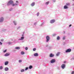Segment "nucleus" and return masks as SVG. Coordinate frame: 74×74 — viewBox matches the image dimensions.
Here are the masks:
<instances>
[{"instance_id": "9d476101", "label": "nucleus", "mask_w": 74, "mask_h": 74, "mask_svg": "<svg viewBox=\"0 0 74 74\" xmlns=\"http://www.w3.org/2000/svg\"><path fill=\"white\" fill-rule=\"evenodd\" d=\"M10 55V53H6L5 55V56H8Z\"/></svg>"}, {"instance_id": "a19ab883", "label": "nucleus", "mask_w": 74, "mask_h": 74, "mask_svg": "<svg viewBox=\"0 0 74 74\" xmlns=\"http://www.w3.org/2000/svg\"><path fill=\"white\" fill-rule=\"evenodd\" d=\"M9 44H11V42H9Z\"/></svg>"}, {"instance_id": "2f4dec72", "label": "nucleus", "mask_w": 74, "mask_h": 74, "mask_svg": "<svg viewBox=\"0 0 74 74\" xmlns=\"http://www.w3.org/2000/svg\"><path fill=\"white\" fill-rule=\"evenodd\" d=\"M71 74H74V71L72 72Z\"/></svg>"}, {"instance_id": "58836bf2", "label": "nucleus", "mask_w": 74, "mask_h": 74, "mask_svg": "<svg viewBox=\"0 0 74 74\" xmlns=\"http://www.w3.org/2000/svg\"><path fill=\"white\" fill-rule=\"evenodd\" d=\"M64 63H66V61H64Z\"/></svg>"}, {"instance_id": "c85d7f7f", "label": "nucleus", "mask_w": 74, "mask_h": 74, "mask_svg": "<svg viewBox=\"0 0 74 74\" xmlns=\"http://www.w3.org/2000/svg\"><path fill=\"white\" fill-rule=\"evenodd\" d=\"M25 50H27V49H28V48L27 47H25Z\"/></svg>"}, {"instance_id": "7c9ffc66", "label": "nucleus", "mask_w": 74, "mask_h": 74, "mask_svg": "<svg viewBox=\"0 0 74 74\" xmlns=\"http://www.w3.org/2000/svg\"><path fill=\"white\" fill-rule=\"evenodd\" d=\"M66 5H70V3H66Z\"/></svg>"}, {"instance_id": "37998d69", "label": "nucleus", "mask_w": 74, "mask_h": 74, "mask_svg": "<svg viewBox=\"0 0 74 74\" xmlns=\"http://www.w3.org/2000/svg\"><path fill=\"white\" fill-rule=\"evenodd\" d=\"M22 36H24V35H22Z\"/></svg>"}, {"instance_id": "a18cd8bd", "label": "nucleus", "mask_w": 74, "mask_h": 74, "mask_svg": "<svg viewBox=\"0 0 74 74\" xmlns=\"http://www.w3.org/2000/svg\"><path fill=\"white\" fill-rule=\"evenodd\" d=\"M73 0L74 1V0Z\"/></svg>"}, {"instance_id": "dca6fc26", "label": "nucleus", "mask_w": 74, "mask_h": 74, "mask_svg": "<svg viewBox=\"0 0 74 74\" xmlns=\"http://www.w3.org/2000/svg\"><path fill=\"white\" fill-rule=\"evenodd\" d=\"M24 39V36H22L21 37V39H20V40H23Z\"/></svg>"}, {"instance_id": "4be33fe9", "label": "nucleus", "mask_w": 74, "mask_h": 74, "mask_svg": "<svg viewBox=\"0 0 74 74\" xmlns=\"http://www.w3.org/2000/svg\"><path fill=\"white\" fill-rule=\"evenodd\" d=\"M49 2H47L46 3V5H48V4H49Z\"/></svg>"}, {"instance_id": "a211bd4d", "label": "nucleus", "mask_w": 74, "mask_h": 74, "mask_svg": "<svg viewBox=\"0 0 74 74\" xmlns=\"http://www.w3.org/2000/svg\"><path fill=\"white\" fill-rule=\"evenodd\" d=\"M21 72H24V71H25V70L24 69H22L21 70Z\"/></svg>"}, {"instance_id": "c9c22d12", "label": "nucleus", "mask_w": 74, "mask_h": 74, "mask_svg": "<svg viewBox=\"0 0 74 74\" xmlns=\"http://www.w3.org/2000/svg\"><path fill=\"white\" fill-rule=\"evenodd\" d=\"M14 24L15 25H16V23H15V21H14Z\"/></svg>"}, {"instance_id": "6ab92c4d", "label": "nucleus", "mask_w": 74, "mask_h": 74, "mask_svg": "<svg viewBox=\"0 0 74 74\" xmlns=\"http://www.w3.org/2000/svg\"><path fill=\"white\" fill-rule=\"evenodd\" d=\"M17 5V4L16 3H14L12 4L13 6H15V5Z\"/></svg>"}, {"instance_id": "0eeeda50", "label": "nucleus", "mask_w": 74, "mask_h": 74, "mask_svg": "<svg viewBox=\"0 0 74 74\" xmlns=\"http://www.w3.org/2000/svg\"><path fill=\"white\" fill-rule=\"evenodd\" d=\"M51 63H55V59H52L51 61Z\"/></svg>"}, {"instance_id": "1a4fd4ad", "label": "nucleus", "mask_w": 74, "mask_h": 74, "mask_svg": "<svg viewBox=\"0 0 74 74\" xmlns=\"http://www.w3.org/2000/svg\"><path fill=\"white\" fill-rule=\"evenodd\" d=\"M34 56H38V54L37 53H36L34 54Z\"/></svg>"}, {"instance_id": "c756f323", "label": "nucleus", "mask_w": 74, "mask_h": 74, "mask_svg": "<svg viewBox=\"0 0 74 74\" xmlns=\"http://www.w3.org/2000/svg\"><path fill=\"white\" fill-rule=\"evenodd\" d=\"M19 62L20 63H21V62H22V60H19Z\"/></svg>"}, {"instance_id": "5701e85b", "label": "nucleus", "mask_w": 74, "mask_h": 74, "mask_svg": "<svg viewBox=\"0 0 74 74\" xmlns=\"http://www.w3.org/2000/svg\"><path fill=\"white\" fill-rule=\"evenodd\" d=\"M2 69H3V66H0V69L1 70Z\"/></svg>"}, {"instance_id": "9b49d317", "label": "nucleus", "mask_w": 74, "mask_h": 74, "mask_svg": "<svg viewBox=\"0 0 74 74\" xmlns=\"http://www.w3.org/2000/svg\"><path fill=\"white\" fill-rule=\"evenodd\" d=\"M35 4V3L34 2H33L31 4V6L32 7H33V6H34V5Z\"/></svg>"}, {"instance_id": "72a5a7b5", "label": "nucleus", "mask_w": 74, "mask_h": 74, "mask_svg": "<svg viewBox=\"0 0 74 74\" xmlns=\"http://www.w3.org/2000/svg\"><path fill=\"white\" fill-rule=\"evenodd\" d=\"M3 41H4V40L3 39L1 40V41L2 42H3Z\"/></svg>"}, {"instance_id": "ddd939ff", "label": "nucleus", "mask_w": 74, "mask_h": 74, "mask_svg": "<svg viewBox=\"0 0 74 74\" xmlns=\"http://www.w3.org/2000/svg\"><path fill=\"white\" fill-rule=\"evenodd\" d=\"M64 9H67V8H68V7L66 5H65L64 7Z\"/></svg>"}, {"instance_id": "f704fd0d", "label": "nucleus", "mask_w": 74, "mask_h": 74, "mask_svg": "<svg viewBox=\"0 0 74 74\" xmlns=\"http://www.w3.org/2000/svg\"><path fill=\"white\" fill-rule=\"evenodd\" d=\"M3 44H2V43L1 42H0V45H2Z\"/></svg>"}, {"instance_id": "a878e982", "label": "nucleus", "mask_w": 74, "mask_h": 74, "mask_svg": "<svg viewBox=\"0 0 74 74\" xmlns=\"http://www.w3.org/2000/svg\"><path fill=\"white\" fill-rule=\"evenodd\" d=\"M7 51V49L5 50V51H3L4 53H5V52H6Z\"/></svg>"}, {"instance_id": "412c9836", "label": "nucleus", "mask_w": 74, "mask_h": 74, "mask_svg": "<svg viewBox=\"0 0 74 74\" xmlns=\"http://www.w3.org/2000/svg\"><path fill=\"white\" fill-rule=\"evenodd\" d=\"M32 68V66H29V69H31Z\"/></svg>"}, {"instance_id": "f8f14e48", "label": "nucleus", "mask_w": 74, "mask_h": 74, "mask_svg": "<svg viewBox=\"0 0 74 74\" xmlns=\"http://www.w3.org/2000/svg\"><path fill=\"white\" fill-rule=\"evenodd\" d=\"M8 64V61H6L5 62V65H7Z\"/></svg>"}, {"instance_id": "f3484780", "label": "nucleus", "mask_w": 74, "mask_h": 74, "mask_svg": "<svg viewBox=\"0 0 74 74\" xmlns=\"http://www.w3.org/2000/svg\"><path fill=\"white\" fill-rule=\"evenodd\" d=\"M21 55H24V54H25V52L22 51L21 53Z\"/></svg>"}, {"instance_id": "f257e3e1", "label": "nucleus", "mask_w": 74, "mask_h": 74, "mask_svg": "<svg viewBox=\"0 0 74 74\" xmlns=\"http://www.w3.org/2000/svg\"><path fill=\"white\" fill-rule=\"evenodd\" d=\"M13 1H10L8 3V5H10V4H13Z\"/></svg>"}, {"instance_id": "e433bc0d", "label": "nucleus", "mask_w": 74, "mask_h": 74, "mask_svg": "<svg viewBox=\"0 0 74 74\" xmlns=\"http://www.w3.org/2000/svg\"><path fill=\"white\" fill-rule=\"evenodd\" d=\"M53 36H56V35L55 34H53Z\"/></svg>"}, {"instance_id": "79ce46f5", "label": "nucleus", "mask_w": 74, "mask_h": 74, "mask_svg": "<svg viewBox=\"0 0 74 74\" xmlns=\"http://www.w3.org/2000/svg\"><path fill=\"white\" fill-rule=\"evenodd\" d=\"M16 2H17V3H18V1H16Z\"/></svg>"}, {"instance_id": "39448f33", "label": "nucleus", "mask_w": 74, "mask_h": 74, "mask_svg": "<svg viewBox=\"0 0 74 74\" xmlns=\"http://www.w3.org/2000/svg\"><path fill=\"white\" fill-rule=\"evenodd\" d=\"M65 67H66V65L65 64H63L61 66V67L62 69H64V68H65Z\"/></svg>"}, {"instance_id": "473e14b6", "label": "nucleus", "mask_w": 74, "mask_h": 74, "mask_svg": "<svg viewBox=\"0 0 74 74\" xmlns=\"http://www.w3.org/2000/svg\"><path fill=\"white\" fill-rule=\"evenodd\" d=\"M63 40H65V37H64L63 38Z\"/></svg>"}, {"instance_id": "cd10ccee", "label": "nucleus", "mask_w": 74, "mask_h": 74, "mask_svg": "<svg viewBox=\"0 0 74 74\" xmlns=\"http://www.w3.org/2000/svg\"><path fill=\"white\" fill-rule=\"evenodd\" d=\"M39 14H40V13H37V16H38L39 15Z\"/></svg>"}, {"instance_id": "4468645a", "label": "nucleus", "mask_w": 74, "mask_h": 74, "mask_svg": "<svg viewBox=\"0 0 74 74\" xmlns=\"http://www.w3.org/2000/svg\"><path fill=\"white\" fill-rule=\"evenodd\" d=\"M5 71H8V68H7V67L5 68Z\"/></svg>"}, {"instance_id": "4c0bfd02", "label": "nucleus", "mask_w": 74, "mask_h": 74, "mask_svg": "<svg viewBox=\"0 0 74 74\" xmlns=\"http://www.w3.org/2000/svg\"><path fill=\"white\" fill-rule=\"evenodd\" d=\"M71 24L70 25H69V27H71Z\"/></svg>"}, {"instance_id": "2eb2a0df", "label": "nucleus", "mask_w": 74, "mask_h": 74, "mask_svg": "<svg viewBox=\"0 0 74 74\" xmlns=\"http://www.w3.org/2000/svg\"><path fill=\"white\" fill-rule=\"evenodd\" d=\"M15 49H20V47H15Z\"/></svg>"}, {"instance_id": "20e7f679", "label": "nucleus", "mask_w": 74, "mask_h": 74, "mask_svg": "<svg viewBox=\"0 0 74 74\" xmlns=\"http://www.w3.org/2000/svg\"><path fill=\"white\" fill-rule=\"evenodd\" d=\"M55 22V19H52L50 21V22L51 23H53Z\"/></svg>"}, {"instance_id": "aec40b11", "label": "nucleus", "mask_w": 74, "mask_h": 74, "mask_svg": "<svg viewBox=\"0 0 74 74\" xmlns=\"http://www.w3.org/2000/svg\"><path fill=\"white\" fill-rule=\"evenodd\" d=\"M57 39L58 40H59V39H60V37L59 36H58L57 37Z\"/></svg>"}, {"instance_id": "c03bdc74", "label": "nucleus", "mask_w": 74, "mask_h": 74, "mask_svg": "<svg viewBox=\"0 0 74 74\" xmlns=\"http://www.w3.org/2000/svg\"><path fill=\"white\" fill-rule=\"evenodd\" d=\"M64 33H65V32H64Z\"/></svg>"}, {"instance_id": "b1692460", "label": "nucleus", "mask_w": 74, "mask_h": 74, "mask_svg": "<svg viewBox=\"0 0 74 74\" xmlns=\"http://www.w3.org/2000/svg\"><path fill=\"white\" fill-rule=\"evenodd\" d=\"M36 48H34L33 49V51H36Z\"/></svg>"}, {"instance_id": "ea45409f", "label": "nucleus", "mask_w": 74, "mask_h": 74, "mask_svg": "<svg viewBox=\"0 0 74 74\" xmlns=\"http://www.w3.org/2000/svg\"><path fill=\"white\" fill-rule=\"evenodd\" d=\"M11 10H12V9H11L10 10V11H11Z\"/></svg>"}, {"instance_id": "6e6552de", "label": "nucleus", "mask_w": 74, "mask_h": 74, "mask_svg": "<svg viewBox=\"0 0 74 74\" xmlns=\"http://www.w3.org/2000/svg\"><path fill=\"white\" fill-rule=\"evenodd\" d=\"M4 20V18L3 17H1V18L0 20V22H3V20Z\"/></svg>"}, {"instance_id": "f03ea898", "label": "nucleus", "mask_w": 74, "mask_h": 74, "mask_svg": "<svg viewBox=\"0 0 74 74\" xmlns=\"http://www.w3.org/2000/svg\"><path fill=\"white\" fill-rule=\"evenodd\" d=\"M46 42H48V41H49V40H50V38H49V36H46Z\"/></svg>"}, {"instance_id": "393cba45", "label": "nucleus", "mask_w": 74, "mask_h": 74, "mask_svg": "<svg viewBox=\"0 0 74 74\" xmlns=\"http://www.w3.org/2000/svg\"><path fill=\"white\" fill-rule=\"evenodd\" d=\"M59 53H58L56 54V56H59Z\"/></svg>"}, {"instance_id": "bb28decb", "label": "nucleus", "mask_w": 74, "mask_h": 74, "mask_svg": "<svg viewBox=\"0 0 74 74\" xmlns=\"http://www.w3.org/2000/svg\"><path fill=\"white\" fill-rule=\"evenodd\" d=\"M28 69H29V68L28 67H26V69H25V70H28Z\"/></svg>"}, {"instance_id": "7ed1b4c3", "label": "nucleus", "mask_w": 74, "mask_h": 74, "mask_svg": "<svg viewBox=\"0 0 74 74\" xmlns=\"http://www.w3.org/2000/svg\"><path fill=\"white\" fill-rule=\"evenodd\" d=\"M71 49H67L66 51V53H67L68 52H71Z\"/></svg>"}, {"instance_id": "423d86ee", "label": "nucleus", "mask_w": 74, "mask_h": 74, "mask_svg": "<svg viewBox=\"0 0 74 74\" xmlns=\"http://www.w3.org/2000/svg\"><path fill=\"white\" fill-rule=\"evenodd\" d=\"M54 56V54L52 53H50L49 55V56L50 57V58H52V57H53Z\"/></svg>"}]
</instances>
